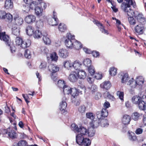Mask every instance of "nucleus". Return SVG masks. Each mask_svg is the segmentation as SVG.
Masks as SVG:
<instances>
[{"label": "nucleus", "mask_w": 146, "mask_h": 146, "mask_svg": "<svg viewBox=\"0 0 146 146\" xmlns=\"http://www.w3.org/2000/svg\"><path fill=\"white\" fill-rule=\"evenodd\" d=\"M130 5H132L134 7L135 5L133 1H130L128 3L123 2L121 4V9L128 16L132 17L133 15L134 17L135 15H137L135 14V12L130 8Z\"/></svg>", "instance_id": "nucleus-1"}, {"label": "nucleus", "mask_w": 146, "mask_h": 146, "mask_svg": "<svg viewBox=\"0 0 146 146\" xmlns=\"http://www.w3.org/2000/svg\"><path fill=\"white\" fill-rule=\"evenodd\" d=\"M63 89L64 94H69L72 93V96L74 98H75V96H77L78 95V93L82 92V91H80L79 89L77 90L76 89H72L70 87L66 85Z\"/></svg>", "instance_id": "nucleus-2"}, {"label": "nucleus", "mask_w": 146, "mask_h": 146, "mask_svg": "<svg viewBox=\"0 0 146 146\" xmlns=\"http://www.w3.org/2000/svg\"><path fill=\"white\" fill-rule=\"evenodd\" d=\"M67 39L65 41L66 46L69 48H72L74 42L75 41V36L72 35L70 33H67L66 36Z\"/></svg>", "instance_id": "nucleus-3"}, {"label": "nucleus", "mask_w": 146, "mask_h": 146, "mask_svg": "<svg viewBox=\"0 0 146 146\" xmlns=\"http://www.w3.org/2000/svg\"><path fill=\"white\" fill-rule=\"evenodd\" d=\"M134 17L137 20L139 24L145 26L146 19L142 14L140 13L137 15H135Z\"/></svg>", "instance_id": "nucleus-4"}, {"label": "nucleus", "mask_w": 146, "mask_h": 146, "mask_svg": "<svg viewBox=\"0 0 146 146\" xmlns=\"http://www.w3.org/2000/svg\"><path fill=\"white\" fill-rule=\"evenodd\" d=\"M146 96L143 97V98L137 105L139 110H143L146 113Z\"/></svg>", "instance_id": "nucleus-5"}, {"label": "nucleus", "mask_w": 146, "mask_h": 146, "mask_svg": "<svg viewBox=\"0 0 146 146\" xmlns=\"http://www.w3.org/2000/svg\"><path fill=\"white\" fill-rule=\"evenodd\" d=\"M58 19L57 17L56 13L54 11L52 18L48 19L49 24L52 26L57 25L58 24Z\"/></svg>", "instance_id": "nucleus-6"}, {"label": "nucleus", "mask_w": 146, "mask_h": 146, "mask_svg": "<svg viewBox=\"0 0 146 146\" xmlns=\"http://www.w3.org/2000/svg\"><path fill=\"white\" fill-rule=\"evenodd\" d=\"M145 29V26L138 24L134 27L135 31L138 34H143Z\"/></svg>", "instance_id": "nucleus-7"}, {"label": "nucleus", "mask_w": 146, "mask_h": 146, "mask_svg": "<svg viewBox=\"0 0 146 146\" xmlns=\"http://www.w3.org/2000/svg\"><path fill=\"white\" fill-rule=\"evenodd\" d=\"M9 37L5 34V32L0 33V39L5 41L6 44L9 46H10L9 42Z\"/></svg>", "instance_id": "nucleus-8"}, {"label": "nucleus", "mask_w": 146, "mask_h": 146, "mask_svg": "<svg viewBox=\"0 0 146 146\" xmlns=\"http://www.w3.org/2000/svg\"><path fill=\"white\" fill-rule=\"evenodd\" d=\"M66 99V98L64 97L63 98V100L62 102L60 103V109L61 111V113H64L65 112V110L67 107V104L65 101Z\"/></svg>", "instance_id": "nucleus-9"}, {"label": "nucleus", "mask_w": 146, "mask_h": 146, "mask_svg": "<svg viewBox=\"0 0 146 146\" xmlns=\"http://www.w3.org/2000/svg\"><path fill=\"white\" fill-rule=\"evenodd\" d=\"M35 16L33 15H28L25 19V21L27 23L30 24L34 22L36 20Z\"/></svg>", "instance_id": "nucleus-10"}, {"label": "nucleus", "mask_w": 146, "mask_h": 146, "mask_svg": "<svg viewBox=\"0 0 146 146\" xmlns=\"http://www.w3.org/2000/svg\"><path fill=\"white\" fill-rule=\"evenodd\" d=\"M77 73L74 71L72 72L70 74L68 79L71 82H75L77 80Z\"/></svg>", "instance_id": "nucleus-11"}, {"label": "nucleus", "mask_w": 146, "mask_h": 146, "mask_svg": "<svg viewBox=\"0 0 146 146\" xmlns=\"http://www.w3.org/2000/svg\"><path fill=\"white\" fill-rule=\"evenodd\" d=\"M68 54L69 53L67 50L65 49L62 48L59 50V55L62 58H66L68 56Z\"/></svg>", "instance_id": "nucleus-12"}, {"label": "nucleus", "mask_w": 146, "mask_h": 146, "mask_svg": "<svg viewBox=\"0 0 146 146\" xmlns=\"http://www.w3.org/2000/svg\"><path fill=\"white\" fill-rule=\"evenodd\" d=\"M12 34L16 36H19L20 34V28L14 25L12 27Z\"/></svg>", "instance_id": "nucleus-13"}, {"label": "nucleus", "mask_w": 146, "mask_h": 146, "mask_svg": "<svg viewBox=\"0 0 146 146\" xmlns=\"http://www.w3.org/2000/svg\"><path fill=\"white\" fill-rule=\"evenodd\" d=\"M48 68L49 71L54 74L59 70V67L55 64H51L49 66Z\"/></svg>", "instance_id": "nucleus-14"}, {"label": "nucleus", "mask_w": 146, "mask_h": 146, "mask_svg": "<svg viewBox=\"0 0 146 146\" xmlns=\"http://www.w3.org/2000/svg\"><path fill=\"white\" fill-rule=\"evenodd\" d=\"M77 77L80 79H84L86 77V73L84 70H78Z\"/></svg>", "instance_id": "nucleus-15"}, {"label": "nucleus", "mask_w": 146, "mask_h": 146, "mask_svg": "<svg viewBox=\"0 0 146 146\" xmlns=\"http://www.w3.org/2000/svg\"><path fill=\"white\" fill-rule=\"evenodd\" d=\"M83 136L81 134H78L76 136V142L79 145H82V141L84 139Z\"/></svg>", "instance_id": "nucleus-16"}, {"label": "nucleus", "mask_w": 146, "mask_h": 146, "mask_svg": "<svg viewBox=\"0 0 146 146\" xmlns=\"http://www.w3.org/2000/svg\"><path fill=\"white\" fill-rule=\"evenodd\" d=\"M100 121L99 119L93 120L90 123V126L93 129L96 128L100 125Z\"/></svg>", "instance_id": "nucleus-17"}, {"label": "nucleus", "mask_w": 146, "mask_h": 146, "mask_svg": "<svg viewBox=\"0 0 146 146\" xmlns=\"http://www.w3.org/2000/svg\"><path fill=\"white\" fill-rule=\"evenodd\" d=\"M14 20L15 24L18 25H21L23 22V19L18 16H16L14 17Z\"/></svg>", "instance_id": "nucleus-18"}, {"label": "nucleus", "mask_w": 146, "mask_h": 146, "mask_svg": "<svg viewBox=\"0 0 146 146\" xmlns=\"http://www.w3.org/2000/svg\"><path fill=\"white\" fill-rule=\"evenodd\" d=\"M131 120L130 117L128 115H124L122 119V122L123 124L126 125L128 124Z\"/></svg>", "instance_id": "nucleus-19"}, {"label": "nucleus", "mask_w": 146, "mask_h": 146, "mask_svg": "<svg viewBox=\"0 0 146 146\" xmlns=\"http://www.w3.org/2000/svg\"><path fill=\"white\" fill-rule=\"evenodd\" d=\"M100 86L101 88L108 90L111 87V84L110 81H106L100 84Z\"/></svg>", "instance_id": "nucleus-20"}, {"label": "nucleus", "mask_w": 146, "mask_h": 146, "mask_svg": "<svg viewBox=\"0 0 146 146\" xmlns=\"http://www.w3.org/2000/svg\"><path fill=\"white\" fill-rule=\"evenodd\" d=\"M77 132H80L79 134H81L83 135H87L88 130L83 127H80L79 129H77Z\"/></svg>", "instance_id": "nucleus-21"}, {"label": "nucleus", "mask_w": 146, "mask_h": 146, "mask_svg": "<svg viewBox=\"0 0 146 146\" xmlns=\"http://www.w3.org/2000/svg\"><path fill=\"white\" fill-rule=\"evenodd\" d=\"M13 7V2L11 0H6L5 2V7L6 9H12Z\"/></svg>", "instance_id": "nucleus-22"}, {"label": "nucleus", "mask_w": 146, "mask_h": 146, "mask_svg": "<svg viewBox=\"0 0 146 146\" xmlns=\"http://www.w3.org/2000/svg\"><path fill=\"white\" fill-rule=\"evenodd\" d=\"M34 31V28L31 26H28L27 27L26 29L27 34L29 36H31L33 34Z\"/></svg>", "instance_id": "nucleus-23"}, {"label": "nucleus", "mask_w": 146, "mask_h": 146, "mask_svg": "<svg viewBox=\"0 0 146 146\" xmlns=\"http://www.w3.org/2000/svg\"><path fill=\"white\" fill-rule=\"evenodd\" d=\"M43 36L42 39L44 42L45 44H49L51 43V41L49 38L47 36V34L46 33L42 34Z\"/></svg>", "instance_id": "nucleus-24"}, {"label": "nucleus", "mask_w": 146, "mask_h": 146, "mask_svg": "<svg viewBox=\"0 0 146 146\" xmlns=\"http://www.w3.org/2000/svg\"><path fill=\"white\" fill-rule=\"evenodd\" d=\"M31 44V41L30 40L27 39L25 41H23V42L21 44V47L23 48H25L29 46Z\"/></svg>", "instance_id": "nucleus-25"}, {"label": "nucleus", "mask_w": 146, "mask_h": 146, "mask_svg": "<svg viewBox=\"0 0 146 146\" xmlns=\"http://www.w3.org/2000/svg\"><path fill=\"white\" fill-rule=\"evenodd\" d=\"M95 23L98 27H100V30L102 31V33H104L105 34H108V32L107 30H106L104 29V27L102 25L101 23L99 21H96Z\"/></svg>", "instance_id": "nucleus-26"}, {"label": "nucleus", "mask_w": 146, "mask_h": 146, "mask_svg": "<svg viewBox=\"0 0 146 146\" xmlns=\"http://www.w3.org/2000/svg\"><path fill=\"white\" fill-rule=\"evenodd\" d=\"M143 98L136 95L133 96L132 98V102L133 103L137 104Z\"/></svg>", "instance_id": "nucleus-27"}, {"label": "nucleus", "mask_w": 146, "mask_h": 146, "mask_svg": "<svg viewBox=\"0 0 146 146\" xmlns=\"http://www.w3.org/2000/svg\"><path fill=\"white\" fill-rule=\"evenodd\" d=\"M29 7L32 9H35L37 7V6L38 5V1H36L33 0H31L30 2Z\"/></svg>", "instance_id": "nucleus-28"}, {"label": "nucleus", "mask_w": 146, "mask_h": 146, "mask_svg": "<svg viewBox=\"0 0 146 146\" xmlns=\"http://www.w3.org/2000/svg\"><path fill=\"white\" fill-rule=\"evenodd\" d=\"M5 133L6 134H8L9 136L12 139L16 138L17 137V134L14 130H11L9 132L7 130L6 131Z\"/></svg>", "instance_id": "nucleus-29"}, {"label": "nucleus", "mask_w": 146, "mask_h": 146, "mask_svg": "<svg viewBox=\"0 0 146 146\" xmlns=\"http://www.w3.org/2000/svg\"><path fill=\"white\" fill-rule=\"evenodd\" d=\"M73 44L72 48H74L76 50H79L82 47V45L81 43L76 40L74 42Z\"/></svg>", "instance_id": "nucleus-30"}, {"label": "nucleus", "mask_w": 146, "mask_h": 146, "mask_svg": "<svg viewBox=\"0 0 146 146\" xmlns=\"http://www.w3.org/2000/svg\"><path fill=\"white\" fill-rule=\"evenodd\" d=\"M35 10V14L37 16L40 17L42 15L43 10L40 9L39 5L37 7Z\"/></svg>", "instance_id": "nucleus-31"}, {"label": "nucleus", "mask_w": 146, "mask_h": 146, "mask_svg": "<svg viewBox=\"0 0 146 146\" xmlns=\"http://www.w3.org/2000/svg\"><path fill=\"white\" fill-rule=\"evenodd\" d=\"M127 84L130 86L131 87L133 88H135L136 86H138L136 81H134L133 78L129 80Z\"/></svg>", "instance_id": "nucleus-32"}, {"label": "nucleus", "mask_w": 146, "mask_h": 146, "mask_svg": "<svg viewBox=\"0 0 146 146\" xmlns=\"http://www.w3.org/2000/svg\"><path fill=\"white\" fill-rule=\"evenodd\" d=\"M138 86H141L144 83V80L142 76L137 77L135 80Z\"/></svg>", "instance_id": "nucleus-33"}, {"label": "nucleus", "mask_w": 146, "mask_h": 146, "mask_svg": "<svg viewBox=\"0 0 146 146\" xmlns=\"http://www.w3.org/2000/svg\"><path fill=\"white\" fill-rule=\"evenodd\" d=\"M82 65V64L79 61H76L74 62L73 64H72V67H73L75 70L78 69Z\"/></svg>", "instance_id": "nucleus-34"}, {"label": "nucleus", "mask_w": 146, "mask_h": 146, "mask_svg": "<svg viewBox=\"0 0 146 146\" xmlns=\"http://www.w3.org/2000/svg\"><path fill=\"white\" fill-rule=\"evenodd\" d=\"M128 21L131 26H134L136 23L135 19L133 17V16L128 17Z\"/></svg>", "instance_id": "nucleus-35"}, {"label": "nucleus", "mask_w": 146, "mask_h": 146, "mask_svg": "<svg viewBox=\"0 0 146 146\" xmlns=\"http://www.w3.org/2000/svg\"><path fill=\"white\" fill-rule=\"evenodd\" d=\"M13 17L12 15L9 13H6V15L5 16V18L4 19H5L8 22H11L12 21Z\"/></svg>", "instance_id": "nucleus-36"}, {"label": "nucleus", "mask_w": 146, "mask_h": 146, "mask_svg": "<svg viewBox=\"0 0 146 146\" xmlns=\"http://www.w3.org/2000/svg\"><path fill=\"white\" fill-rule=\"evenodd\" d=\"M91 141L88 138H84L82 143V145L86 146H88L91 145Z\"/></svg>", "instance_id": "nucleus-37"}, {"label": "nucleus", "mask_w": 146, "mask_h": 146, "mask_svg": "<svg viewBox=\"0 0 146 146\" xmlns=\"http://www.w3.org/2000/svg\"><path fill=\"white\" fill-rule=\"evenodd\" d=\"M72 64L70 63V61L68 60L64 61L63 62V66L64 67L68 69L72 67Z\"/></svg>", "instance_id": "nucleus-38"}, {"label": "nucleus", "mask_w": 146, "mask_h": 146, "mask_svg": "<svg viewBox=\"0 0 146 146\" xmlns=\"http://www.w3.org/2000/svg\"><path fill=\"white\" fill-rule=\"evenodd\" d=\"M58 29L59 30L62 32H64L67 29L66 25L61 23L59 25Z\"/></svg>", "instance_id": "nucleus-39"}, {"label": "nucleus", "mask_w": 146, "mask_h": 146, "mask_svg": "<svg viewBox=\"0 0 146 146\" xmlns=\"http://www.w3.org/2000/svg\"><path fill=\"white\" fill-rule=\"evenodd\" d=\"M101 123V125L103 127L108 126L109 125L108 121L106 119H103V118L100 120Z\"/></svg>", "instance_id": "nucleus-40"}, {"label": "nucleus", "mask_w": 146, "mask_h": 146, "mask_svg": "<svg viewBox=\"0 0 146 146\" xmlns=\"http://www.w3.org/2000/svg\"><path fill=\"white\" fill-rule=\"evenodd\" d=\"M50 57L52 61H56L58 60V57L55 52H53L50 54Z\"/></svg>", "instance_id": "nucleus-41"}, {"label": "nucleus", "mask_w": 146, "mask_h": 146, "mask_svg": "<svg viewBox=\"0 0 146 146\" xmlns=\"http://www.w3.org/2000/svg\"><path fill=\"white\" fill-rule=\"evenodd\" d=\"M129 77L127 73H125L122 76L121 82L124 83L126 82L129 80Z\"/></svg>", "instance_id": "nucleus-42"}, {"label": "nucleus", "mask_w": 146, "mask_h": 146, "mask_svg": "<svg viewBox=\"0 0 146 146\" xmlns=\"http://www.w3.org/2000/svg\"><path fill=\"white\" fill-rule=\"evenodd\" d=\"M33 34L34 37L35 38H39L41 36H42V33L38 30H36Z\"/></svg>", "instance_id": "nucleus-43"}, {"label": "nucleus", "mask_w": 146, "mask_h": 146, "mask_svg": "<svg viewBox=\"0 0 146 146\" xmlns=\"http://www.w3.org/2000/svg\"><path fill=\"white\" fill-rule=\"evenodd\" d=\"M95 133V131L94 129H93L92 127L90 128L88 130L87 135H88L89 136L92 137L94 135Z\"/></svg>", "instance_id": "nucleus-44"}, {"label": "nucleus", "mask_w": 146, "mask_h": 146, "mask_svg": "<svg viewBox=\"0 0 146 146\" xmlns=\"http://www.w3.org/2000/svg\"><path fill=\"white\" fill-rule=\"evenodd\" d=\"M86 108L84 105L80 106L78 108V110L79 112L82 114L85 113L86 111Z\"/></svg>", "instance_id": "nucleus-45"}, {"label": "nucleus", "mask_w": 146, "mask_h": 146, "mask_svg": "<svg viewBox=\"0 0 146 146\" xmlns=\"http://www.w3.org/2000/svg\"><path fill=\"white\" fill-rule=\"evenodd\" d=\"M83 63L86 66L88 67L91 65V61L89 58H86L84 60Z\"/></svg>", "instance_id": "nucleus-46"}, {"label": "nucleus", "mask_w": 146, "mask_h": 146, "mask_svg": "<svg viewBox=\"0 0 146 146\" xmlns=\"http://www.w3.org/2000/svg\"><path fill=\"white\" fill-rule=\"evenodd\" d=\"M23 40L21 38L19 37H17L15 40L16 45L18 46L21 45L23 42Z\"/></svg>", "instance_id": "nucleus-47"}, {"label": "nucleus", "mask_w": 146, "mask_h": 146, "mask_svg": "<svg viewBox=\"0 0 146 146\" xmlns=\"http://www.w3.org/2000/svg\"><path fill=\"white\" fill-rule=\"evenodd\" d=\"M40 49L42 54L47 55L48 53L49 50L45 46L41 47Z\"/></svg>", "instance_id": "nucleus-48"}, {"label": "nucleus", "mask_w": 146, "mask_h": 146, "mask_svg": "<svg viewBox=\"0 0 146 146\" xmlns=\"http://www.w3.org/2000/svg\"><path fill=\"white\" fill-rule=\"evenodd\" d=\"M139 113L137 112H134L132 115V118L135 121H137L139 119Z\"/></svg>", "instance_id": "nucleus-49"}, {"label": "nucleus", "mask_w": 146, "mask_h": 146, "mask_svg": "<svg viewBox=\"0 0 146 146\" xmlns=\"http://www.w3.org/2000/svg\"><path fill=\"white\" fill-rule=\"evenodd\" d=\"M66 85L64 81L59 80L58 81L57 86L59 87L63 88Z\"/></svg>", "instance_id": "nucleus-50"}, {"label": "nucleus", "mask_w": 146, "mask_h": 146, "mask_svg": "<svg viewBox=\"0 0 146 146\" xmlns=\"http://www.w3.org/2000/svg\"><path fill=\"white\" fill-rule=\"evenodd\" d=\"M116 69L113 67L110 68L109 70L110 74L112 76H115L116 74Z\"/></svg>", "instance_id": "nucleus-51"}, {"label": "nucleus", "mask_w": 146, "mask_h": 146, "mask_svg": "<svg viewBox=\"0 0 146 146\" xmlns=\"http://www.w3.org/2000/svg\"><path fill=\"white\" fill-rule=\"evenodd\" d=\"M104 97L106 98H108L110 100H113L114 98L113 96L110 94L108 92H106L104 94Z\"/></svg>", "instance_id": "nucleus-52"}, {"label": "nucleus", "mask_w": 146, "mask_h": 146, "mask_svg": "<svg viewBox=\"0 0 146 146\" xmlns=\"http://www.w3.org/2000/svg\"><path fill=\"white\" fill-rule=\"evenodd\" d=\"M17 146H27V143L26 141L21 140L17 143Z\"/></svg>", "instance_id": "nucleus-53"}, {"label": "nucleus", "mask_w": 146, "mask_h": 146, "mask_svg": "<svg viewBox=\"0 0 146 146\" xmlns=\"http://www.w3.org/2000/svg\"><path fill=\"white\" fill-rule=\"evenodd\" d=\"M43 22L41 20H39L36 22V27L38 28H41L43 27Z\"/></svg>", "instance_id": "nucleus-54"}, {"label": "nucleus", "mask_w": 146, "mask_h": 146, "mask_svg": "<svg viewBox=\"0 0 146 146\" xmlns=\"http://www.w3.org/2000/svg\"><path fill=\"white\" fill-rule=\"evenodd\" d=\"M47 66V62L45 61H42L39 66V68L40 69H44Z\"/></svg>", "instance_id": "nucleus-55"}, {"label": "nucleus", "mask_w": 146, "mask_h": 146, "mask_svg": "<svg viewBox=\"0 0 146 146\" xmlns=\"http://www.w3.org/2000/svg\"><path fill=\"white\" fill-rule=\"evenodd\" d=\"M88 67V70L89 73L92 75H93L95 72L94 67L91 65Z\"/></svg>", "instance_id": "nucleus-56"}, {"label": "nucleus", "mask_w": 146, "mask_h": 146, "mask_svg": "<svg viewBox=\"0 0 146 146\" xmlns=\"http://www.w3.org/2000/svg\"><path fill=\"white\" fill-rule=\"evenodd\" d=\"M86 116L87 118L91 119H93L95 117L94 115L92 113H86Z\"/></svg>", "instance_id": "nucleus-57"}, {"label": "nucleus", "mask_w": 146, "mask_h": 146, "mask_svg": "<svg viewBox=\"0 0 146 146\" xmlns=\"http://www.w3.org/2000/svg\"><path fill=\"white\" fill-rule=\"evenodd\" d=\"M96 115L98 119H99L100 120L103 118L102 112L101 111H98L96 113Z\"/></svg>", "instance_id": "nucleus-58"}, {"label": "nucleus", "mask_w": 146, "mask_h": 146, "mask_svg": "<svg viewBox=\"0 0 146 146\" xmlns=\"http://www.w3.org/2000/svg\"><path fill=\"white\" fill-rule=\"evenodd\" d=\"M25 56L26 58L29 59L31 58L30 52L29 50L27 49L25 50Z\"/></svg>", "instance_id": "nucleus-59"}, {"label": "nucleus", "mask_w": 146, "mask_h": 146, "mask_svg": "<svg viewBox=\"0 0 146 146\" xmlns=\"http://www.w3.org/2000/svg\"><path fill=\"white\" fill-rule=\"evenodd\" d=\"M101 111L102 112L103 117H104L107 116L108 115V111L106 109H102Z\"/></svg>", "instance_id": "nucleus-60"}, {"label": "nucleus", "mask_w": 146, "mask_h": 146, "mask_svg": "<svg viewBox=\"0 0 146 146\" xmlns=\"http://www.w3.org/2000/svg\"><path fill=\"white\" fill-rule=\"evenodd\" d=\"M117 94L121 100H123L124 94L123 92L117 91Z\"/></svg>", "instance_id": "nucleus-61"}, {"label": "nucleus", "mask_w": 146, "mask_h": 146, "mask_svg": "<svg viewBox=\"0 0 146 146\" xmlns=\"http://www.w3.org/2000/svg\"><path fill=\"white\" fill-rule=\"evenodd\" d=\"M90 89L92 93H93L97 91V86L96 85L94 84L92 85L90 88Z\"/></svg>", "instance_id": "nucleus-62"}, {"label": "nucleus", "mask_w": 146, "mask_h": 146, "mask_svg": "<svg viewBox=\"0 0 146 146\" xmlns=\"http://www.w3.org/2000/svg\"><path fill=\"white\" fill-rule=\"evenodd\" d=\"M39 5L40 9H42L43 10V9H45L46 7L45 3L42 2H41L39 3H38V6Z\"/></svg>", "instance_id": "nucleus-63"}, {"label": "nucleus", "mask_w": 146, "mask_h": 146, "mask_svg": "<svg viewBox=\"0 0 146 146\" xmlns=\"http://www.w3.org/2000/svg\"><path fill=\"white\" fill-rule=\"evenodd\" d=\"M6 15V13L4 11H0V19H4L5 18V16Z\"/></svg>", "instance_id": "nucleus-64"}]
</instances>
